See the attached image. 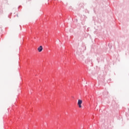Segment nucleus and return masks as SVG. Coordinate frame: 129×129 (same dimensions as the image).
Returning <instances> with one entry per match:
<instances>
[{"mask_svg": "<svg viewBox=\"0 0 129 129\" xmlns=\"http://www.w3.org/2000/svg\"><path fill=\"white\" fill-rule=\"evenodd\" d=\"M78 104L79 105V107H80V108H81L82 107L81 104H82V101L80 99L78 100Z\"/></svg>", "mask_w": 129, "mask_h": 129, "instance_id": "obj_1", "label": "nucleus"}, {"mask_svg": "<svg viewBox=\"0 0 129 129\" xmlns=\"http://www.w3.org/2000/svg\"><path fill=\"white\" fill-rule=\"evenodd\" d=\"M38 52H41V51H43V46H40L38 49H37Z\"/></svg>", "mask_w": 129, "mask_h": 129, "instance_id": "obj_2", "label": "nucleus"}]
</instances>
